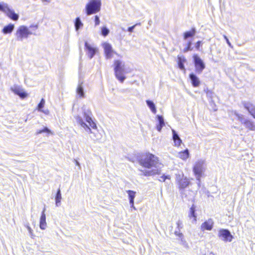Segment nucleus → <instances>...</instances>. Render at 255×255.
Returning <instances> with one entry per match:
<instances>
[{"label":"nucleus","mask_w":255,"mask_h":255,"mask_svg":"<svg viewBox=\"0 0 255 255\" xmlns=\"http://www.w3.org/2000/svg\"><path fill=\"white\" fill-rule=\"evenodd\" d=\"M74 162L76 166H78L79 168H80V164L79 162L77 160L74 159Z\"/></svg>","instance_id":"40"},{"label":"nucleus","mask_w":255,"mask_h":255,"mask_svg":"<svg viewBox=\"0 0 255 255\" xmlns=\"http://www.w3.org/2000/svg\"><path fill=\"white\" fill-rule=\"evenodd\" d=\"M75 30L77 31L79 29L82 28L83 26V23L82 22L80 17H78L75 19L74 22Z\"/></svg>","instance_id":"26"},{"label":"nucleus","mask_w":255,"mask_h":255,"mask_svg":"<svg viewBox=\"0 0 255 255\" xmlns=\"http://www.w3.org/2000/svg\"><path fill=\"white\" fill-rule=\"evenodd\" d=\"M101 35L104 37L107 36L110 33L109 29L106 26H103L101 28Z\"/></svg>","instance_id":"33"},{"label":"nucleus","mask_w":255,"mask_h":255,"mask_svg":"<svg viewBox=\"0 0 255 255\" xmlns=\"http://www.w3.org/2000/svg\"><path fill=\"white\" fill-rule=\"evenodd\" d=\"M156 118L158 122V124L156 125V129L158 131H161L162 128L165 125L164 119L162 116L159 115H157Z\"/></svg>","instance_id":"20"},{"label":"nucleus","mask_w":255,"mask_h":255,"mask_svg":"<svg viewBox=\"0 0 255 255\" xmlns=\"http://www.w3.org/2000/svg\"><path fill=\"white\" fill-rule=\"evenodd\" d=\"M231 113L236 116L238 120L246 128L251 131H255V124L252 120L245 118L243 115L238 113L236 111H233Z\"/></svg>","instance_id":"5"},{"label":"nucleus","mask_w":255,"mask_h":255,"mask_svg":"<svg viewBox=\"0 0 255 255\" xmlns=\"http://www.w3.org/2000/svg\"><path fill=\"white\" fill-rule=\"evenodd\" d=\"M214 226V222L212 219H209L208 221H205L201 225V230L204 232L205 231H211Z\"/></svg>","instance_id":"14"},{"label":"nucleus","mask_w":255,"mask_h":255,"mask_svg":"<svg viewBox=\"0 0 255 255\" xmlns=\"http://www.w3.org/2000/svg\"><path fill=\"white\" fill-rule=\"evenodd\" d=\"M100 18L98 15L95 16V25L97 26L100 24Z\"/></svg>","instance_id":"35"},{"label":"nucleus","mask_w":255,"mask_h":255,"mask_svg":"<svg viewBox=\"0 0 255 255\" xmlns=\"http://www.w3.org/2000/svg\"><path fill=\"white\" fill-rule=\"evenodd\" d=\"M11 90L16 95L19 96L20 98L24 99L27 96V94L23 89L20 86L14 85L11 88Z\"/></svg>","instance_id":"12"},{"label":"nucleus","mask_w":255,"mask_h":255,"mask_svg":"<svg viewBox=\"0 0 255 255\" xmlns=\"http://www.w3.org/2000/svg\"><path fill=\"white\" fill-rule=\"evenodd\" d=\"M14 25L9 23L2 28L1 31L4 34H10L14 30Z\"/></svg>","instance_id":"19"},{"label":"nucleus","mask_w":255,"mask_h":255,"mask_svg":"<svg viewBox=\"0 0 255 255\" xmlns=\"http://www.w3.org/2000/svg\"><path fill=\"white\" fill-rule=\"evenodd\" d=\"M26 228H27V230H28V232H29V234L30 235H32L33 231L31 229V228L28 225L26 226Z\"/></svg>","instance_id":"41"},{"label":"nucleus","mask_w":255,"mask_h":255,"mask_svg":"<svg viewBox=\"0 0 255 255\" xmlns=\"http://www.w3.org/2000/svg\"><path fill=\"white\" fill-rule=\"evenodd\" d=\"M205 170V160L200 159L196 162L193 167V171L195 175H202Z\"/></svg>","instance_id":"9"},{"label":"nucleus","mask_w":255,"mask_h":255,"mask_svg":"<svg viewBox=\"0 0 255 255\" xmlns=\"http://www.w3.org/2000/svg\"><path fill=\"white\" fill-rule=\"evenodd\" d=\"M196 33V30L195 27H192L190 31H186L183 34L184 39L186 40L189 37L194 36Z\"/></svg>","instance_id":"22"},{"label":"nucleus","mask_w":255,"mask_h":255,"mask_svg":"<svg viewBox=\"0 0 255 255\" xmlns=\"http://www.w3.org/2000/svg\"><path fill=\"white\" fill-rule=\"evenodd\" d=\"M193 58L195 68V71L197 74H200L205 68V64L197 54H194L193 56Z\"/></svg>","instance_id":"8"},{"label":"nucleus","mask_w":255,"mask_h":255,"mask_svg":"<svg viewBox=\"0 0 255 255\" xmlns=\"http://www.w3.org/2000/svg\"><path fill=\"white\" fill-rule=\"evenodd\" d=\"M42 133H46L48 134H52L51 131L47 127H44L42 129L37 130L36 134L38 135Z\"/></svg>","instance_id":"30"},{"label":"nucleus","mask_w":255,"mask_h":255,"mask_svg":"<svg viewBox=\"0 0 255 255\" xmlns=\"http://www.w3.org/2000/svg\"><path fill=\"white\" fill-rule=\"evenodd\" d=\"M32 34L26 26L20 25L17 28L14 35L17 41H22Z\"/></svg>","instance_id":"6"},{"label":"nucleus","mask_w":255,"mask_h":255,"mask_svg":"<svg viewBox=\"0 0 255 255\" xmlns=\"http://www.w3.org/2000/svg\"><path fill=\"white\" fill-rule=\"evenodd\" d=\"M62 199L60 189H58L55 196V202L57 206L61 202Z\"/></svg>","instance_id":"31"},{"label":"nucleus","mask_w":255,"mask_h":255,"mask_svg":"<svg viewBox=\"0 0 255 255\" xmlns=\"http://www.w3.org/2000/svg\"><path fill=\"white\" fill-rule=\"evenodd\" d=\"M101 0H91L85 6V11L87 15L98 12L101 9Z\"/></svg>","instance_id":"4"},{"label":"nucleus","mask_w":255,"mask_h":255,"mask_svg":"<svg viewBox=\"0 0 255 255\" xmlns=\"http://www.w3.org/2000/svg\"><path fill=\"white\" fill-rule=\"evenodd\" d=\"M114 66L115 76L121 83H123L126 79L125 74L128 73L130 71L126 69L125 63L120 60L115 61Z\"/></svg>","instance_id":"3"},{"label":"nucleus","mask_w":255,"mask_h":255,"mask_svg":"<svg viewBox=\"0 0 255 255\" xmlns=\"http://www.w3.org/2000/svg\"><path fill=\"white\" fill-rule=\"evenodd\" d=\"M189 150L188 149H186L184 151L178 152L177 157L184 160H185L189 157Z\"/></svg>","instance_id":"23"},{"label":"nucleus","mask_w":255,"mask_h":255,"mask_svg":"<svg viewBox=\"0 0 255 255\" xmlns=\"http://www.w3.org/2000/svg\"><path fill=\"white\" fill-rule=\"evenodd\" d=\"M137 162L142 167L151 169L148 171V175H156L161 174V168L163 165L159 162L158 157L153 154L142 153L137 155Z\"/></svg>","instance_id":"1"},{"label":"nucleus","mask_w":255,"mask_h":255,"mask_svg":"<svg viewBox=\"0 0 255 255\" xmlns=\"http://www.w3.org/2000/svg\"><path fill=\"white\" fill-rule=\"evenodd\" d=\"M92 113L90 110H83V116L85 118L86 122L89 124L87 125L83 121V119L77 116L76 117V121L88 133H90L91 138L95 141H99L102 138L101 134L97 129V125L94 122L91 118Z\"/></svg>","instance_id":"2"},{"label":"nucleus","mask_w":255,"mask_h":255,"mask_svg":"<svg viewBox=\"0 0 255 255\" xmlns=\"http://www.w3.org/2000/svg\"><path fill=\"white\" fill-rule=\"evenodd\" d=\"M127 192L128 194V198L129 200V203L131 207H134V199L135 196V192L132 190H128Z\"/></svg>","instance_id":"24"},{"label":"nucleus","mask_w":255,"mask_h":255,"mask_svg":"<svg viewBox=\"0 0 255 255\" xmlns=\"http://www.w3.org/2000/svg\"><path fill=\"white\" fill-rule=\"evenodd\" d=\"M76 93L80 98H84L85 97V93L82 86V82L79 83L76 90Z\"/></svg>","instance_id":"25"},{"label":"nucleus","mask_w":255,"mask_h":255,"mask_svg":"<svg viewBox=\"0 0 255 255\" xmlns=\"http://www.w3.org/2000/svg\"><path fill=\"white\" fill-rule=\"evenodd\" d=\"M189 78L194 87H197L199 86L200 84V80L195 74L191 73L189 75Z\"/></svg>","instance_id":"18"},{"label":"nucleus","mask_w":255,"mask_h":255,"mask_svg":"<svg viewBox=\"0 0 255 255\" xmlns=\"http://www.w3.org/2000/svg\"><path fill=\"white\" fill-rule=\"evenodd\" d=\"M166 178H167V176H161L159 180L160 181H164Z\"/></svg>","instance_id":"42"},{"label":"nucleus","mask_w":255,"mask_h":255,"mask_svg":"<svg viewBox=\"0 0 255 255\" xmlns=\"http://www.w3.org/2000/svg\"><path fill=\"white\" fill-rule=\"evenodd\" d=\"M218 236L219 238H222L225 242H230L232 241L233 238V236L227 229H220L219 231Z\"/></svg>","instance_id":"10"},{"label":"nucleus","mask_w":255,"mask_h":255,"mask_svg":"<svg viewBox=\"0 0 255 255\" xmlns=\"http://www.w3.org/2000/svg\"><path fill=\"white\" fill-rule=\"evenodd\" d=\"M30 27H35L36 29H37L38 28V25L36 24V25H32L30 26Z\"/></svg>","instance_id":"44"},{"label":"nucleus","mask_w":255,"mask_h":255,"mask_svg":"<svg viewBox=\"0 0 255 255\" xmlns=\"http://www.w3.org/2000/svg\"><path fill=\"white\" fill-rule=\"evenodd\" d=\"M146 103L147 106L151 110V112L154 114H156V107H155V104H154V103L152 101H150L149 100H146Z\"/></svg>","instance_id":"27"},{"label":"nucleus","mask_w":255,"mask_h":255,"mask_svg":"<svg viewBox=\"0 0 255 255\" xmlns=\"http://www.w3.org/2000/svg\"><path fill=\"white\" fill-rule=\"evenodd\" d=\"M85 47L88 51V57L90 59H92L97 51V49L95 47H92L87 41L85 42Z\"/></svg>","instance_id":"15"},{"label":"nucleus","mask_w":255,"mask_h":255,"mask_svg":"<svg viewBox=\"0 0 255 255\" xmlns=\"http://www.w3.org/2000/svg\"><path fill=\"white\" fill-rule=\"evenodd\" d=\"M172 139L174 141V146H179L182 142V140L181 139L179 135L174 129H172Z\"/></svg>","instance_id":"17"},{"label":"nucleus","mask_w":255,"mask_h":255,"mask_svg":"<svg viewBox=\"0 0 255 255\" xmlns=\"http://www.w3.org/2000/svg\"><path fill=\"white\" fill-rule=\"evenodd\" d=\"M103 47L104 49V52L107 59H111L112 58V53L113 52L112 45L107 42L103 43Z\"/></svg>","instance_id":"13"},{"label":"nucleus","mask_w":255,"mask_h":255,"mask_svg":"<svg viewBox=\"0 0 255 255\" xmlns=\"http://www.w3.org/2000/svg\"><path fill=\"white\" fill-rule=\"evenodd\" d=\"M178 187L180 189H183L188 186L189 181L185 176H182L178 179Z\"/></svg>","instance_id":"16"},{"label":"nucleus","mask_w":255,"mask_h":255,"mask_svg":"<svg viewBox=\"0 0 255 255\" xmlns=\"http://www.w3.org/2000/svg\"><path fill=\"white\" fill-rule=\"evenodd\" d=\"M178 65L179 68L181 70H185V67L184 65V63L186 61V59L184 58H182L180 57H178Z\"/></svg>","instance_id":"29"},{"label":"nucleus","mask_w":255,"mask_h":255,"mask_svg":"<svg viewBox=\"0 0 255 255\" xmlns=\"http://www.w3.org/2000/svg\"><path fill=\"white\" fill-rule=\"evenodd\" d=\"M196 206L194 205H192L190 208V212L189 217L190 218H193L194 221H196V216L195 215Z\"/></svg>","instance_id":"28"},{"label":"nucleus","mask_w":255,"mask_h":255,"mask_svg":"<svg viewBox=\"0 0 255 255\" xmlns=\"http://www.w3.org/2000/svg\"><path fill=\"white\" fill-rule=\"evenodd\" d=\"M192 45V41H189L186 44V46L183 49V51L184 53H186L189 51H192L193 50V47H191Z\"/></svg>","instance_id":"32"},{"label":"nucleus","mask_w":255,"mask_h":255,"mask_svg":"<svg viewBox=\"0 0 255 255\" xmlns=\"http://www.w3.org/2000/svg\"><path fill=\"white\" fill-rule=\"evenodd\" d=\"M0 10L13 20H17L19 18L18 14L15 13L13 10L8 7L7 3L3 2H0Z\"/></svg>","instance_id":"7"},{"label":"nucleus","mask_w":255,"mask_h":255,"mask_svg":"<svg viewBox=\"0 0 255 255\" xmlns=\"http://www.w3.org/2000/svg\"><path fill=\"white\" fill-rule=\"evenodd\" d=\"M40 228L42 230H44L46 227V215L44 213V210L42 212L40 219Z\"/></svg>","instance_id":"21"},{"label":"nucleus","mask_w":255,"mask_h":255,"mask_svg":"<svg viewBox=\"0 0 255 255\" xmlns=\"http://www.w3.org/2000/svg\"><path fill=\"white\" fill-rule=\"evenodd\" d=\"M223 37L224 38V39L226 40V42L228 44V45L231 47V48H233V45H232V44L231 43V42H230L229 39L228 38V37L225 35H223Z\"/></svg>","instance_id":"37"},{"label":"nucleus","mask_w":255,"mask_h":255,"mask_svg":"<svg viewBox=\"0 0 255 255\" xmlns=\"http://www.w3.org/2000/svg\"><path fill=\"white\" fill-rule=\"evenodd\" d=\"M140 25V23H136L135 25H133V26H132L129 27L128 28V32H133V29H134V28H135V27L136 26H137V25Z\"/></svg>","instance_id":"36"},{"label":"nucleus","mask_w":255,"mask_h":255,"mask_svg":"<svg viewBox=\"0 0 255 255\" xmlns=\"http://www.w3.org/2000/svg\"><path fill=\"white\" fill-rule=\"evenodd\" d=\"M43 1H48L47 0H42Z\"/></svg>","instance_id":"45"},{"label":"nucleus","mask_w":255,"mask_h":255,"mask_svg":"<svg viewBox=\"0 0 255 255\" xmlns=\"http://www.w3.org/2000/svg\"><path fill=\"white\" fill-rule=\"evenodd\" d=\"M201 41H197L195 44V48L196 49L198 50L201 46Z\"/></svg>","instance_id":"38"},{"label":"nucleus","mask_w":255,"mask_h":255,"mask_svg":"<svg viewBox=\"0 0 255 255\" xmlns=\"http://www.w3.org/2000/svg\"><path fill=\"white\" fill-rule=\"evenodd\" d=\"M41 112H43V113H44L45 114H48L49 113V111L47 110H45V111L42 110V111H41Z\"/></svg>","instance_id":"43"},{"label":"nucleus","mask_w":255,"mask_h":255,"mask_svg":"<svg viewBox=\"0 0 255 255\" xmlns=\"http://www.w3.org/2000/svg\"><path fill=\"white\" fill-rule=\"evenodd\" d=\"M242 105L244 107L250 114L255 119V106L252 103L248 101H242Z\"/></svg>","instance_id":"11"},{"label":"nucleus","mask_w":255,"mask_h":255,"mask_svg":"<svg viewBox=\"0 0 255 255\" xmlns=\"http://www.w3.org/2000/svg\"><path fill=\"white\" fill-rule=\"evenodd\" d=\"M175 234L177 236L179 237V238H180L181 239H182L183 238V235L182 233H177V232H175Z\"/></svg>","instance_id":"39"},{"label":"nucleus","mask_w":255,"mask_h":255,"mask_svg":"<svg viewBox=\"0 0 255 255\" xmlns=\"http://www.w3.org/2000/svg\"><path fill=\"white\" fill-rule=\"evenodd\" d=\"M45 104V101L43 99H42L37 106V110L39 111H42V108L44 107Z\"/></svg>","instance_id":"34"}]
</instances>
